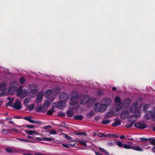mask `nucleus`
Segmentation results:
<instances>
[{
    "mask_svg": "<svg viewBox=\"0 0 155 155\" xmlns=\"http://www.w3.org/2000/svg\"><path fill=\"white\" fill-rule=\"evenodd\" d=\"M105 104H101V103H97L94 104V111L97 112L102 113L105 111L107 108Z\"/></svg>",
    "mask_w": 155,
    "mask_h": 155,
    "instance_id": "obj_1",
    "label": "nucleus"
},
{
    "mask_svg": "<svg viewBox=\"0 0 155 155\" xmlns=\"http://www.w3.org/2000/svg\"><path fill=\"white\" fill-rule=\"evenodd\" d=\"M130 111L134 114H138L140 115V112L138 109V105L137 103H134L130 106Z\"/></svg>",
    "mask_w": 155,
    "mask_h": 155,
    "instance_id": "obj_2",
    "label": "nucleus"
},
{
    "mask_svg": "<svg viewBox=\"0 0 155 155\" xmlns=\"http://www.w3.org/2000/svg\"><path fill=\"white\" fill-rule=\"evenodd\" d=\"M92 101V99H90L89 95H86L83 96L82 98L80 100L81 103L82 104H90Z\"/></svg>",
    "mask_w": 155,
    "mask_h": 155,
    "instance_id": "obj_3",
    "label": "nucleus"
},
{
    "mask_svg": "<svg viewBox=\"0 0 155 155\" xmlns=\"http://www.w3.org/2000/svg\"><path fill=\"white\" fill-rule=\"evenodd\" d=\"M7 84L5 83H0V91H2L0 94V96H3V94L5 95V92H4L5 90L8 89V91H9V88H7Z\"/></svg>",
    "mask_w": 155,
    "mask_h": 155,
    "instance_id": "obj_4",
    "label": "nucleus"
},
{
    "mask_svg": "<svg viewBox=\"0 0 155 155\" xmlns=\"http://www.w3.org/2000/svg\"><path fill=\"white\" fill-rule=\"evenodd\" d=\"M64 102L63 101L61 100L58 101L55 103H53L52 104L53 107H56L59 108L60 109L63 108L64 106Z\"/></svg>",
    "mask_w": 155,
    "mask_h": 155,
    "instance_id": "obj_5",
    "label": "nucleus"
},
{
    "mask_svg": "<svg viewBox=\"0 0 155 155\" xmlns=\"http://www.w3.org/2000/svg\"><path fill=\"white\" fill-rule=\"evenodd\" d=\"M79 97L78 95H74L72 97L70 101V104L71 105H74L78 103Z\"/></svg>",
    "mask_w": 155,
    "mask_h": 155,
    "instance_id": "obj_6",
    "label": "nucleus"
},
{
    "mask_svg": "<svg viewBox=\"0 0 155 155\" xmlns=\"http://www.w3.org/2000/svg\"><path fill=\"white\" fill-rule=\"evenodd\" d=\"M12 107L15 109L19 110L21 108V103L19 100H17L15 103L13 104Z\"/></svg>",
    "mask_w": 155,
    "mask_h": 155,
    "instance_id": "obj_7",
    "label": "nucleus"
},
{
    "mask_svg": "<svg viewBox=\"0 0 155 155\" xmlns=\"http://www.w3.org/2000/svg\"><path fill=\"white\" fill-rule=\"evenodd\" d=\"M129 114V112L127 110L123 111L120 115V118L122 120H125Z\"/></svg>",
    "mask_w": 155,
    "mask_h": 155,
    "instance_id": "obj_8",
    "label": "nucleus"
},
{
    "mask_svg": "<svg viewBox=\"0 0 155 155\" xmlns=\"http://www.w3.org/2000/svg\"><path fill=\"white\" fill-rule=\"evenodd\" d=\"M134 126L139 129H144L147 127V125L140 123H136L134 124Z\"/></svg>",
    "mask_w": 155,
    "mask_h": 155,
    "instance_id": "obj_9",
    "label": "nucleus"
},
{
    "mask_svg": "<svg viewBox=\"0 0 155 155\" xmlns=\"http://www.w3.org/2000/svg\"><path fill=\"white\" fill-rule=\"evenodd\" d=\"M140 115L138 114H134L130 115L128 118V120L129 122H131L134 123V122L136 120L137 118L140 117Z\"/></svg>",
    "mask_w": 155,
    "mask_h": 155,
    "instance_id": "obj_10",
    "label": "nucleus"
},
{
    "mask_svg": "<svg viewBox=\"0 0 155 155\" xmlns=\"http://www.w3.org/2000/svg\"><path fill=\"white\" fill-rule=\"evenodd\" d=\"M53 101L54 99L52 97H51L50 98L48 99L47 101H45L44 103V107L46 109L49 107Z\"/></svg>",
    "mask_w": 155,
    "mask_h": 155,
    "instance_id": "obj_11",
    "label": "nucleus"
},
{
    "mask_svg": "<svg viewBox=\"0 0 155 155\" xmlns=\"http://www.w3.org/2000/svg\"><path fill=\"white\" fill-rule=\"evenodd\" d=\"M59 98L60 100H63L64 101L68 99V94L64 92L60 93Z\"/></svg>",
    "mask_w": 155,
    "mask_h": 155,
    "instance_id": "obj_12",
    "label": "nucleus"
},
{
    "mask_svg": "<svg viewBox=\"0 0 155 155\" xmlns=\"http://www.w3.org/2000/svg\"><path fill=\"white\" fill-rule=\"evenodd\" d=\"M102 103L103 104H105L107 107L110 106L111 102V99L108 98H103L101 101Z\"/></svg>",
    "mask_w": 155,
    "mask_h": 155,
    "instance_id": "obj_13",
    "label": "nucleus"
},
{
    "mask_svg": "<svg viewBox=\"0 0 155 155\" xmlns=\"http://www.w3.org/2000/svg\"><path fill=\"white\" fill-rule=\"evenodd\" d=\"M32 116H28L27 117H24L23 118L25 120H27L29 122L31 123H36L37 124H40V122L39 121H34L31 118H32Z\"/></svg>",
    "mask_w": 155,
    "mask_h": 155,
    "instance_id": "obj_14",
    "label": "nucleus"
},
{
    "mask_svg": "<svg viewBox=\"0 0 155 155\" xmlns=\"http://www.w3.org/2000/svg\"><path fill=\"white\" fill-rule=\"evenodd\" d=\"M18 94L21 97H24L27 94V91L26 89H24L18 91Z\"/></svg>",
    "mask_w": 155,
    "mask_h": 155,
    "instance_id": "obj_15",
    "label": "nucleus"
},
{
    "mask_svg": "<svg viewBox=\"0 0 155 155\" xmlns=\"http://www.w3.org/2000/svg\"><path fill=\"white\" fill-rule=\"evenodd\" d=\"M35 110L36 112L38 113L42 112L44 113L46 111V110H44L41 105H38L35 108Z\"/></svg>",
    "mask_w": 155,
    "mask_h": 155,
    "instance_id": "obj_16",
    "label": "nucleus"
},
{
    "mask_svg": "<svg viewBox=\"0 0 155 155\" xmlns=\"http://www.w3.org/2000/svg\"><path fill=\"white\" fill-rule=\"evenodd\" d=\"M45 93V94L46 97L47 98H50L52 95V92L51 90H48L46 91Z\"/></svg>",
    "mask_w": 155,
    "mask_h": 155,
    "instance_id": "obj_17",
    "label": "nucleus"
},
{
    "mask_svg": "<svg viewBox=\"0 0 155 155\" xmlns=\"http://www.w3.org/2000/svg\"><path fill=\"white\" fill-rule=\"evenodd\" d=\"M43 94L39 93L37 95L36 101L38 103H40L41 101V99L43 98Z\"/></svg>",
    "mask_w": 155,
    "mask_h": 155,
    "instance_id": "obj_18",
    "label": "nucleus"
},
{
    "mask_svg": "<svg viewBox=\"0 0 155 155\" xmlns=\"http://www.w3.org/2000/svg\"><path fill=\"white\" fill-rule=\"evenodd\" d=\"M123 105V103H122L118 104L115 108V111L117 112L119 111L122 109Z\"/></svg>",
    "mask_w": 155,
    "mask_h": 155,
    "instance_id": "obj_19",
    "label": "nucleus"
},
{
    "mask_svg": "<svg viewBox=\"0 0 155 155\" xmlns=\"http://www.w3.org/2000/svg\"><path fill=\"white\" fill-rule=\"evenodd\" d=\"M74 119L77 120H82L84 119V117L82 115H76L74 116Z\"/></svg>",
    "mask_w": 155,
    "mask_h": 155,
    "instance_id": "obj_20",
    "label": "nucleus"
},
{
    "mask_svg": "<svg viewBox=\"0 0 155 155\" xmlns=\"http://www.w3.org/2000/svg\"><path fill=\"white\" fill-rule=\"evenodd\" d=\"M131 149L136 151H143V149L137 146H131Z\"/></svg>",
    "mask_w": 155,
    "mask_h": 155,
    "instance_id": "obj_21",
    "label": "nucleus"
},
{
    "mask_svg": "<svg viewBox=\"0 0 155 155\" xmlns=\"http://www.w3.org/2000/svg\"><path fill=\"white\" fill-rule=\"evenodd\" d=\"M150 104H146L143 107V111L144 112H146L147 111L148 109L150 107Z\"/></svg>",
    "mask_w": 155,
    "mask_h": 155,
    "instance_id": "obj_22",
    "label": "nucleus"
},
{
    "mask_svg": "<svg viewBox=\"0 0 155 155\" xmlns=\"http://www.w3.org/2000/svg\"><path fill=\"white\" fill-rule=\"evenodd\" d=\"M25 106L27 107V109L29 110L30 111L33 110L34 108V104H32L29 106H28L27 104H25Z\"/></svg>",
    "mask_w": 155,
    "mask_h": 155,
    "instance_id": "obj_23",
    "label": "nucleus"
},
{
    "mask_svg": "<svg viewBox=\"0 0 155 155\" xmlns=\"http://www.w3.org/2000/svg\"><path fill=\"white\" fill-rule=\"evenodd\" d=\"M5 151L8 153H15L17 152V151L15 150H12L10 148H7L5 149Z\"/></svg>",
    "mask_w": 155,
    "mask_h": 155,
    "instance_id": "obj_24",
    "label": "nucleus"
},
{
    "mask_svg": "<svg viewBox=\"0 0 155 155\" xmlns=\"http://www.w3.org/2000/svg\"><path fill=\"white\" fill-rule=\"evenodd\" d=\"M121 124V121H115L112 124L113 127H116L117 126L120 125Z\"/></svg>",
    "mask_w": 155,
    "mask_h": 155,
    "instance_id": "obj_25",
    "label": "nucleus"
},
{
    "mask_svg": "<svg viewBox=\"0 0 155 155\" xmlns=\"http://www.w3.org/2000/svg\"><path fill=\"white\" fill-rule=\"evenodd\" d=\"M67 116L69 117H71L74 114V111L72 110H69L66 112Z\"/></svg>",
    "mask_w": 155,
    "mask_h": 155,
    "instance_id": "obj_26",
    "label": "nucleus"
},
{
    "mask_svg": "<svg viewBox=\"0 0 155 155\" xmlns=\"http://www.w3.org/2000/svg\"><path fill=\"white\" fill-rule=\"evenodd\" d=\"M114 115V112L113 111H110L107 112L106 115V118H110Z\"/></svg>",
    "mask_w": 155,
    "mask_h": 155,
    "instance_id": "obj_27",
    "label": "nucleus"
},
{
    "mask_svg": "<svg viewBox=\"0 0 155 155\" xmlns=\"http://www.w3.org/2000/svg\"><path fill=\"white\" fill-rule=\"evenodd\" d=\"M121 101V99L119 97L117 96L115 97L114 101L115 103H120V102Z\"/></svg>",
    "mask_w": 155,
    "mask_h": 155,
    "instance_id": "obj_28",
    "label": "nucleus"
},
{
    "mask_svg": "<svg viewBox=\"0 0 155 155\" xmlns=\"http://www.w3.org/2000/svg\"><path fill=\"white\" fill-rule=\"evenodd\" d=\"M110 120H103L101 122V123L103 124H109L110 122Z\"/></svg>",
    "mask_w": 155,
    "mask_h": 155,
    "instance_id": "obj_29",
    "label": "nucleus"
},
{
    "mask_svg": "<svg viewBox=\"0 0 155 155\" xmlns=\"http://www.w3.org/2000/svg\"><path fill=\"white\" fill-rule=\"evenodd\" d=\"M55 112V110L53 109H52L48 111L47 113V114L48 115L51 116L52 114Z\"/></svg>",
    "mask_w": 155,
    "mask_h": 155,
    "instance_id": "obj_30",
    "label": "nucleus"
},
{
    "mask_svg": "<svg viewBox=\"0 0 155 155\" xmlns=\"http://www.w3.org/2000/svg\"><path fill=\"white\" fill-rule=\"evenodd\" d=\"M134 123L132 122H128V123L126 124V127L127 128H130L131 127L133 124H134Z\"/></svg>",
    "mask_w": 155,
    "mask_h": 155,
    "instance_id": "obj_31",
    "label": "nucleus"
},
{
    "mask_svg": "<svg viewBox=\"0 0 155 155\" xmlns=\"http://www.w3.org/2000/svg\"><path fill=\"white\" fill-rule=\"evenodd\" d=\"M140 141L141 142H145L147 141L148 140H152V138L147 139L146 138H140Z\"/></svg>",
    "mask_w": 155,
    "mask_h": 155,
    "instance_id": "obj_32",
    "label": "nucleus"
},
{
    "mask_svg": "<svg viewBox=\"0 0 155 155\" xmlns=\"http://www.w3.org/2000/svg\"><path fill=\"white\" fill-rule=\"evenodd\" d=\"M30 99L29 98H26L24 100V104L25 106V104H27L30 101Z\"/></svg>",
    "mask_w": 155,
    "mask_h": 155,
    "instance_id": "obj_33",
    "label": "nucleus"
},
{
    "mask_svg": "<svg viewBox=\"0 0 155 155\" xmlns=\"http://www.w3.org/2000/svg\"><path fill=\"white\" fill-rule=\"evenodd\" d=\"M25 132L27 134L29 135H32L34 133H35V132L32 130H25Z\"/></svg>",
    "mask_w": 155,
    "mask_h": 155,
    "instance_id": "obj_34",
    "label": "nucleus"
},
{
    "mask_svg": "<svg viewBox=\"0 0 155 155\" xmlns=\"http://www.w3.org/2000/svg\"><path fill=\"white\" fill-rule=\"evenodd\" d=\"M107 136L108 137L111 138H117L118 137V135H117L116 134H107Z\"/></svg>",
    "mask_w": 155,
    "mask_h": 155,
    "instance_id": "obj_35",
    "label": "nucleus"
},
{
    "mask_svg": "<svg viewBox=\"0 0 155 155\" xmlns=\"http://www.w3.org/2000/svg\"><path fill=\"white\" fill-rule=\"evenodd\" d=\"M13 100H11L9 101L8 102V103H7L6 104V106H10L12 107V106H13V103H12Z\"/></svg>",
    "mask_w": 155,
    "mask_h": 155,
    "instance_id": "obj_36",
    "label": "nucleus"
},
{
    "mask_svg": "<svg viewBox=\"0 0 155 155\" xmlns=\"http://www.w3.org/2000/svg\"><path fill=\"white\" fill-rule=\"evenodd\" d=\"M152 114L151 115V117L150 118L152 119V120L155 121V111L154 112H150Z\"/></svg>",
    "mask_w": 155,
    "mask_h": 155,
    "instance_id": "obj_37",
    "label": "nucleus"
},
{
    "mask_svg": "<svg viewBox=\"0 0 155 155\" xmlns=\"http://www.w3.org/2000/svg\"><path fill=\"white\" fill-rule=\"evenodd\" d=\"M16 139L17 140H20V141H25V142H30V141L28 140L27 139H20V138H16Z\"/></svg>",
    "mask_w": 155,
    "mask_h": 155,
    "instance_id": "obj_38",
    "label": "nucleus"
},
{
    "mask_svg": "<svg viewBox=\"0 0 155 155\" xmlns=\"http://www.w3.org/2000/svg\"><path fill=\"white\" fill-rule=\"evenodd\" d=\"M52 140V139L51 138L43 137V141H51Z\"/></svg>",
    "mask_w": 155,
    "mask_h": 155,
    "instance_id": "obj_39",
    "label": "nucleus"
},
{
    "mask_svg": "<svg viewBox=\"0 0 155 155\" xmlns=\"http://www.w3.org/2000/svg\"><path fill=\"white\" fill-rule=\"evenodd\" d=\"M93 115V112L92 110H91L90 112L89 113L87 114V117H88L90 118L92 117Z\"/></svg>",
    "mask_w": 155,
    "mask_h": 155,
    "instance_id": "obj_40",
    "label": "nucleus"
},
{
    "mask_svg": "<svg viewBox=\"0 0 155 155\" xmlns=\"http://www.w3.org/2000/svg\"><path fill=\"white\" fill-rule=\"evenodd\" d=\"M123 147L126 149H131V146L128 144H125L124 145Z\"/></svg>",
    "mask_w": 155,
    "mask_h": 155,
    "instance_id": "obj_41",
    "label": "nucleus"
},
{
    "mask_svg": "<svg viewBox=\"0 0 155 155\" xmlns=\"http://www.w3.org/2000/svg\"><path fill=\"white\" fill-rule=\"evenodd\" d=\"M20 82L21 84H23L25 83V80L23 77H21L20 78Z\"/></svg>",
    "mask_w": 155,
    "mask_h": 155,
    "instance_id": "obj_42",
    "label": "nucleus"
},
{
    "mask_svg": "<svg viewBox=\"0 0 155 155\" xmlns=\"http://www.w3.org/2000/svg\"><path fill=\"white\" fill-rule=\"evenodd\" d=\"M97 135L98 137H107V135L105 134H97Z\"/></svg>",
    "mask_w": 155,
    "mask_h": 155,
    "instance_id": "obj_43",
    "label": "nucleus"
},
{
    "mask_svg": "<svg viewBox=\"0 0 155 155\" xmlns=\"http://www.w3.org/2000/svg\"><path fill=\"white\" fill-rule=\"evenodd\" d=\"M2 133L4 134H9V131L7 129H4L2 131Z\"/></svg>",
    "mask_w": 155,
    "mask_h": 155,
    "instance_id": "obj_44",
    "label": "nucleus"
},
{
    "mask_svg": "<svg viewBox=\"0 0 155 155\" xmlns=\"http://www.w3.org/2000/svg\"><path fill=\"white\" fill-rule=\"evenodd\" d=\"M79 143L81 145H83L84 146H86L87 144L85 141L81 140L79 141Z\"/></svg>",
    "mask_w": 155,
    "mask_h": 155,
    "instance_id": "obj_45",
    "label": "nucleus"
},
{
    "mask_svg": "<svg viewBox=\"0 0 155 155\" xmlns=\"http://www.w3.org/2000/svg\"><path fill=\"white\" fill-rule=\"evenodd\" d=\"M64 136L68 140H70L72 139L71 137L70 136L66 134H64Z\"/></svg>",
    "mask_w": 155,
    "mask_h": 155,
    "instance_id": "obj_46",
    "label": "nucleus"
},
{
    "mask_svg": "<svg viewBox=\"0 0 155 155\" xmlns=\"http://www.w3.org/2000/svg\"><path fill=\"white\" fill-rule=\"evenodd\" d=\"M150 112H153L149 110L148 111V112L147 113L146 115L148 116V117L149 118H150L151 117V115H152V114Z\"/></svg>",
    "mask_w": 155,
    "mask_h": 155,
    "instance_id": "obj_47",
    "label": "nucleus"
},
{
    "mask_svg": "<svg viewBox=\"0 0 155 155\" xmlns=\"http://www.w3.org/2000/svg\"><path fill=\"white\" fill-rule=\"evenodd\" d=\"M65 113H63V112H61L58 113V117H62V116H65Z\"/></svg>",
    "mask_w": 155,
    "mask_h": 155,
    "instance_id": "obj_48",
    "label": "nucleus"
},
{
    "mask_svg": "<svg viewBox=\"0 0 155 155\" xmlns=\"http://www.w3.org/2000/svg\"><path fill=\"white\" fill-rule=\"evenodd\" d=\"M117 144L120 147H122L123 145L122 143L120 141L117 142Z\"/></svg>",
    "mask_w": 155,
    "mask_h": 155,
    "instance_id": "obj_49",
    "label": "nucleus"
},
{
    "mask_svg": "<svg viewBox=\"0 0 155 155\" xmlns=\"http://www.w3.org/2000/svg\"><path fill=\"white\" fill-rule=\"evenodd\" d=\"M25 126V127H26L29 129H31L34 127V126L33 125H26Z\"/></svg>",
    "mask_w": 155,
    "mask_h": 155,
    "instance_id": "obj_50",
    "label": "nucleus"
},
{
    "mask_svg": "<svg viewBox=\"0 0 155 155\" xmlns=\"http://www.w3.org/2000/svg\"><path fill=\"white\" fill-rule=\"evenodd\" d=\"M50 133L51 134H57V132L54 130H53L50 131Z\"/></svg>",
    "mask_w": 155,
    "mask_h": 155,
    "instance_id": "obj_51",
    "label": "nucleus"
},
{
    "mask_svg": "<svg viewBox=\"0 0 155 155\" xmlns=\"http://www.w3.org/2000/svg\"><path fill=\"white\" fill-rule=\"evenodd\" d=\"M151 141L150 142V143L151 144L153 145H155V140H154V139H152V140H150Z\"/></svg>",
    "mask_w": 155,
    "mask_h": 155,
    "instance_id": "obj_52",
    "label": "nucleus"
},
{
    "mask_svg": "<svg viewBox=\"0 0 155 155\" xmlns=\"http://www.w3.org/2000/svg\"><path fill=\"white\" fill-rule=\"evenodd\" d=\"M97 94L99 96H102L103 95V92L101 91H98Z\"/></svg>",
    "mask_w": 155,
    "mask_h": 155,
    "instance_id": "obj_53",
    "label": "nucleus"
},
{
    "mask_svg": "<svg viewBox=\"0 0 155 155\" xmlns=\"http://www.w3.org/2000/svg\"><path fill=\"white\" fill-rule=\"evenodd\" d=\"M62 145H63V147H66L69 148V145L67 144H64V143H62Z\"/></svg>",
    "mask_w": 155,
    "mask_h": 155,
    "instance_id": "obj_54",
    "label": "nucleus"
},
{
    "mask_svg": "<svg viewBox=\"0 0 155 155\" xmlns=\"http://www.w3.org/2000/svg\"><path fill=\"white\" fill-rule=\"evenodd\" d=\"M36 139L37 140H39V141L43 140V137L40 138V137H36Z\"/></svg>",
    "mask_w": 155,
    "mask_h": 155,
    "instance_id": "obj_55",
    "label": "nucleus"
},
{
    "mask_svg": "<svg viewBox=\"0 0 155 155\" xmlns=\"http://www.w3.org/2000/svg\"><path fill=\"white\" fill-rule=\"evenodd\" d=\"M87 134L85 132H81V135H84L86 136Z\"/></svg>",
    "mask_w": 155,
    "mask_h": 155,
    "instance_id": "obj_56",
    "label": "nucleus"
},
{
    "mask_svg": "<svg viewBox=\"0 0 155 155\" xmlns=\"http://www.w3.org/2000/svg\"><path fill=\"white\" fill-rule=\"evenodd\" d=\"M99 150H100L101 151H103V152L105 151V150L104 149H103V148L101 147H99Z\"/></svg>",
    "mask_w": 155,
    "mask_h": 155,
    "instance_id": "obj_57",
    "label": "nucleus"
},
{
    "mask_svg": "<svg viewBox=\"0 0 155 155\" xmlns=\"http://www.w3.org/2000/svg\"><path fill=\"white\" fill-rule=\"evenodd\" d=\"M11 130L13 132H18V130L16 129H12Z\"/></svg>",
    "mask_w": 155,
    "mask_h": 155,
    "instance_id": "obj_58",
    "label": "nucleus"
},
{
    "mask_svg": "<svg viewBox=\"0 0 155 155\" xmlns=\"http://www.w3.org/2000/svg\"><path fill=\"white\" fill-rule=\"evenodd\" d=\"M95 153L96 155H103L101 153H99L96 152H95Z\"/></svg>",
    "mask_w": 155,
    "mask_h": 155,
    "instance_id": "obj_59",
    "label": "nucleus"
},
{
    "mask_svg": "<svg viewBox=\"0 0 155 155\" xmlns=\"http://www.w3.org/2000/svg\"><path fill=\"white\" fill-rule=\"evenodd\" d=\"M112 90L115 91L117 90V88L115 87H113L112 88Z\"/></svg>",
    "mask_w": 155,
    "mask_h": 155,
    "instance_id": "obj_60",
    "label": "nucleus"
},
{
    "mask_svg": "<svg viewBox=\"0 0 155 155\" xmlns=\"http://www.w3.org/2000/svg\"><path fill=\"white\" fill-rule=\"evenodd\" d=\"M27 138L29 139H33L32 137L31 136H29V135H28L27 136Z\"/></svg>",
    "mask_w": 155,
    "mask_h": 155,
    "instance_id": "obj_61",
    "label": "nucleus"
},
{
    "mask_svg": "<svg viewBox=\"0 0 155 155\" xmlns=\"http://www.w3.org/2000/svg\"><path fill=\"white\" fill-rule=\"evenodd\" d=\"M99 119V117L98 116L94 118V119L97 120H98Z\"/></svg>",
    "mask_w": 155,
    "mask_h": 155,
    "instance_id": "obj_62",
    "label": "nucleus"
},
{
    "mask_svg": "<svg viewBox=\"0 0 155 155\" xmlns=\"http://www.w3.org/2000/svg\"><path fill=\"white\" fill-rule=\"evenodd\" d=\"M120 138L121 139H124L125 138V137L124 135H122L120 137Z\"/></svg>",
    "mask_w": 155,
    "mask_h": 155,
    "instance_id": "obj_63",
    "label": "nucleus"
},
{
    "mask_svg": "<svg viewBox=\"0 0 155 155\" xmlns=\"http://www.w3.org/2000/svg\"><path fill=\"white\" fill-rule=\"evenodd\" d=\"M24 155H31V154L30 153H23Z\"/></svg>",
    "mask_w": 155,
    "mask_h": 155,
    "instance_id": "obj_64",
    "label": "nucleus"
}]
</instances>
